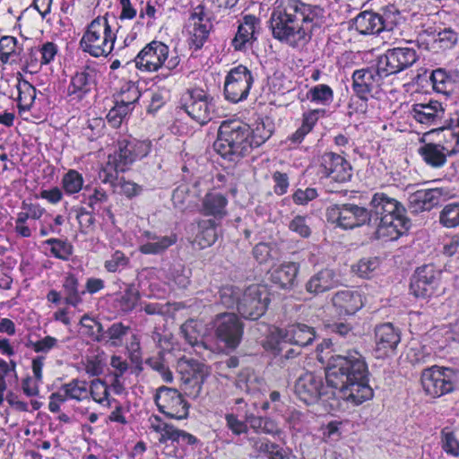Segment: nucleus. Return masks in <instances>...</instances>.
I'll list each match as a JSON object with an SVG mask.
<instances>
[{
  "label": "nucleus",
  "instance_id": "nucleus-1",
  "mask_svg": "<svg viewBox=\"0 0 459 459\" xmlns=\"http://www.w3.org/2000/svg\"><path fill=\"white\" fill-rule=\"evenodd\" d=\"M273 37L292 48L303 47L325 23L319 5L301 0H276L269 20Z\"/></svg>",
  "mask_w": 459,
  "mask_h": 459
},
{
  "label": "nucleus",
  "instance_id": "nucleus-2",
  "mask_svg": "<svg viewBox=\"0 0 459 459\" xmlns=\"http://www.w3.org/2000/svg\"><path fill=\"white\" fill-rule=\"evenodd\" d=\"M368 368L365 358L356 350L332 356L325 371V381L340 399L359 405L373 397L368 385Z\"/></svg>",
  "mask_w": 459,
  "mask_h": 459
},
{
  "label": "nucleus",
  "instance_id": "nucleus-3",
  "mask_svg": "<svg viewBox=\"0 0 459 459\" xmlns=\"http://www.w3.org/2000/svg\"><path fill=\"white\" fill-rule=\"evenodd\" d=\"M406 209L396 199L385 193H376L369 203L370 224L377 228L381 236L397 239L411 226L405 216Z\"/></svg>",
  "mask_w": 459,
  "mask_h": 459
},
{
  "label": "nucleus",
  "instance_id": "nucleus-4",
  "mask_svg": "<svg viewBox=\"0 0 459 459\" xmlns=\"http://www.w3.org/2000/svg\"><path fill=\"white\" fill-rule=\"evenodd\" d=\"M251 134L249 125L237 119L224 120L218 129L213 148L221 157L237 161L251 153Z\"/></svg>",
  "mask_w": 459,
  "mask_h": 459
},
{
  "label": "nucleus",
  "instance_id": "nucleus-5",
  "mask_svg": "<svg viewBox=\"0 0 459 459\" xmlns=\"http://www.w3.org/2000/svg\"><path fill=\"white\" fill-rule=\"evenodd\" d=\"M116 38L108 19L98 16L87 26L80 48L93 57H107L114 48Z\"/></svg>",
  "mask_w": 459,
  "mask_h": 459
},
{
  "label": "nucleus",
  "instance_id": "nucleus-6",
  "mask_svg": "<svg viewBox=\"0 0 459 459\" xmlns=\"http://www.w3.org/2000/svg\"><path fill=\"white\" fill-rule=\"evenodd\" d=\"M420 383L424 393L439 398L453 393L459 386V368L432 366L422 370Z\"/></svg>",
  "mask_w": 459,
  "mask_h": 459
},
{
  "label": "nucleus",
  "instance_id": "nucleus-7",
  "mask_svg": "<svg viewBox=\"0 0 459 459\" xmlns=\"http://www.w3.org/2000/svg\"><path fill=\"white\" fill-rule=\"evenodd\" d=\"M333 390L327 383L325 385L320 375L312 371L302 372L294 385L295 395L307 405L316 404L319 400H328L331 397L339 399L332 394Z\"/></svg>",
  "mask_w": 459,
  "mask_h": 459
},
{
  "label": "nucleus",
  "instance_id": "nucleus-8",
  "mask_svg": "<svg viewBox=\"0 0 459 459\" xmlns=\"http://www.w3.org/2000/svg\"><path fill=\"white\" fill-rule=\"evenodd\" d=\"M399 11L394 5L383 7L380 13L364 11L354 19L355 29L363 35L392 30L397 22Z\"/></svg>",
  "mask_w": 459,
  "mask_h": 459
},
{
  "label": "nucleus",
  "instance_id": "nucleus-9",
  "mask_svg": "<svg viewBox=\"0 0 459 459\" xmlns=\"http://www.w3.org/2000/svg\"><path fill=\"white\" fill-rule=\"evenodd\" d=\"M151 150L150 143L136 139H122L117 143V149L108 158V167L117 172H126L137 160L147 156Z\"/></svg>",
  "mask_w": 459,
  "mask_h": 459
},
{
  "label": "nucleus",
  "instance_id": "nucleus-10",
  "mask_svg": "<svg viewBox=\"0 0 459 459\" xmlns=\"http://www.w3.org/2000/svg\"><path fill=\"white\" fill-rule=\"evenodd\" d=\"M328 221L336 223L342 229H354L370 224L368 209L355 204H333L326 210Z\"/></svg>",
  "mask_w": 459,
  "mask_h": 459
},
{
  "label": "nucleus",
  "instance_id": "nucleus-11",
  "mask_svg": "<svg viewBox=\"0 0 459 459\" xmlns=\"http://www.w3.org/2000/svg\"><path fill=\"white\" fill-rule=\"evenodd\" d=\"M269 302V292L266 287L253 284L243 291L238 312L245 319L256 320L265 313Z\"/></svg>",
  "mask_w": 459,
  "mask_h": 459
},
{
  "label": "nucleus",
  "instance_id": "nucleus-12",
  "mask_svg": "<svg viewBox=\"0 0 459 459\" xmlns=\"http://www.w3.org/2000/svg\"><path fill=\"white\" fill-rule=\"evenodd\" d=\"M254 82L252 72L239 65L230 70L224 82L225 99L232 103L246 100Z\"/></svg>",
  "mask_w": 459,
  "mask_h": 459
},
{
  "label": "nucleus",
  "instance_id": "nucleus-13",
  "mask_svg": "<svg viewBox=\"0 0 459 459\" xmlns=\"http://www.w3.org/2000/svg\"><path fill=\"white\" fill-rule=\"evenodd\" d=\"M216 338L227 348L235 350L242 341L244 324L235 313L218 314L213 320Z\"/></svg>",
  "mask_w": 459,
  "mask_h": 459
},
{
  "label": "nucleus",
  "instance_id": "nucleus-14",
  "mask_svg": "<svg viewBox=\"0 0 459 459\" xmlns=\"http://www.w3.org/2000/svg\"><path fill=\"white\" fill-rule=\"evenodd\" d=\"M183 108L192 119L200 125L207 124L215 116L214 99L201 89H193L187 91Z\"/></svg>",
  "mask_w": 459,
  "mask_h": 459
},
{
  "label": "nucleus",
  "instance_id": "nucleus-15",
  "mask_svg": "<svg viewBox=\"0 0 459 459\" xmlns=\"http://www.w3.org/2000/svg\"><path fill=\"white\" fill-rule=\"evenodd\" d=\"M159 411L167 417L177 420L186 419L188 403L182 394L175 388L160 386L154 397Z\"/></svg>",
  "mask_w": 459,
  "mask_h": 459
},
{
  "label": "nucleus",
  "instance_id": "nucleus-16",
  "mask_svg": "<svg viewBox=\"0 0 459 459\" xmlns=\"http://www.w3.org/2000/svg\"><path fill=\"white\" fill-rule=\"evenodd\" d=\"M419 59L417 51L411 47L389 48L377 58L386 76L396 74L411 67Z\"/></svg>",
  "mask_w": 459,
  "mask_h": 459
},
{
  "label": "nucleus",
  "instance_id": "nucleus-17",
  "mask_svg": "<svg viewBox=\"0 0 459 459\" xmlns=\"http://www.w3.org/2000/svg\"><path fill=\"white\" fill-rule=\"evenodd\" d=\"M385 72L377 61L375 65L354 71L352 74V90L362 100L367 101L368 96L377 91L386 78Z\"/></svg>",
  "mask_w": 459,
  "mask_h": 459
},
{
  "label": "nucleus",
  "instance_id": "nucleus-18",
  "mask_svg": "<svg viewBox=\"0 0 459 459\" xmlns=\"http://www.w3.org/2000/svg\"><path fill=\"white\" fill-rule=\"evenodd\" d=\"M440 279L441 271L437 270L433 264L422 265L412 275L410 290L417 298H429L437 291Z\"/></svg>",
  "mask_w": 459,
  "mask_h": 459
},
{
  "label": "nucleus",
  "instance_id": "nucleus-19",
  "mask_svg": "<svg viewBox=\"0 0 459 459\" xmlns=\"http://www.w3.org/2000/svg\"><path fill=\"white\" fill-rule=\"evenodd\" d=\"M169 56V47L160 41H152L147 44L136 56L129 59H123L126 65L132 61L140 70L154 72L160 69Z\"/></svg>",
  "mask_w": 459,
  "mask_h": 459
},
{
  "label": "nucleus",
  "instance_id": "nucleus-20",
  "mask_svg": "<svg viewBox=\"0 0 459 459\" xmlns=\"http://www.w3.org/2000/svg\"><path fill=\"white\" fill-rule=\"evenodd\" d=\"M321 174L330 183H345L350 181L352 177V168L340 154L326 152L322 156Z\"/></svg>",
  "mask_w": 459,
  "mask_h": 459
},
{
  "label": "nucleus",
  "instance_id": "nucleus-21",
  "mask_svg": "<svg viewBox=\"0 0 459 459\" xmlns=\"http://www.w3.org/2000/svg\"><path fill=\"white\" fill-rule=\"evenodd\" d=\"M189 20L193 25L189 46L196 51L201 49L208 39L212 28L211 14L204 5L199 4L193 10Z\"/></svg>",
  "mask_w": 459,
  "mask_h": 459
},
{
  "label": "nucleus",
  "instance_id": "nucleus-22",
  "mask_svg": "<svg viewBox=\"0 0 459 459\" xmlns=\"http://www.w3.org/2000/svg\"><path fill=\"white\" fill-rule=\"evenodd\" d=\"M98 70L90 65H85L77 71L71 78L68 86V93L70 96H74L75 99L81 100L87 93L96 89Z\"/></svg>",
  "mask_w": 459,
  "mask_h": 459
},
{
  "label": "nucleus",
  "instance_id": "nucleus-23",
  "mask_svg": "<svg viewBox=\"0 0 459 459\" xmlns=\"http://www.w3.org/2000/svg\"><path fill=\"white\" fill-rule=\"evenodd\" d=\"M442 195L440 188L419 189L409 195L408 209L411 213L430 211L440 203Z\"/></svg>",
  "mask_w": 459,
  "mask_h": 459
},
{
  "label": "nucleus",
  "instance_id": "nucleus-24",
  "mask_svg": "<svg viewBox=\"0 0 459 459\" xmlns=\"http://www.w3.org/2000/svg\"><path fill=\"white\" fill-rule=\"evenodd\" d=\"M401 341L400 333L391 323L380 325L375 330L376 351L378 357L393 353Z\"/></svg>",
  "mask_w": 459,
  "mask_h": 459
},
{
  "label": "nucleus",
  "instance_id": "nucleus-25",
  "mask_svg": "<svg viewBox=\"0 0 459 459\" xmlns=\"http://www.w3.org/2000/svg\"><path fill=\"white\" fill-rule=\"evenodd\" d=\"M445 112L443 104L433 100L426 103H416L411 109L413 118L428 126H438L444 118Z\"/></svg>",
  "mask_w": 459,
  "mask_h": 459
},
{
  "label": "nucleus",
  "instance_id": "nucleus-26",
  "mask_svg": "<svg viewBox=\"0 0 459 459\" xmlns=\"http://www.w3.org/2000/svg\"><path fill=\"white\" fill-rule=\"evenodd\" d=\"M341 284L337 273L329 268H325L313 274L306 282L305 290L307 293L317 296Z\"/></svg>",
  "mask_w": 459,
  "mask_h": 459
},
{
  "label": "nucleus",
  "instance_id": "nucleus-27",
  "mask_svg": "<svg viewBox=\"0 0 459 459\" xmlns=\"http://www.w3.org/2000/svg\"><path fill=\"white\" fill-rule=\"evenodd\" d=\"M260 19L255 15H245L238 25L235 38L232 39L233 48L236 50H244L247 44H252L255 41L260 31Z\"/></svg>",
  "mask_w": 459,
  "mask_h": 459
},
{
  "label": "nucleus",
  "instance_id": "nucleus-28",
  "mask_svg": "<svg viewBox=\"0 0 459 459\" xmlns=\"http://www.w3.org/2000/svg\"><path fill=\"white\" fill-rule=\"evenodd\" d=\"M332 303L339 315H354L363 307L362 297L357 290H344L337 291L332 298Z\"/></svg>",
  "mask_w": 459,
  "mask_h": 459
},
{
  "label": "nucleus",
  "instance_id": "nucleus-29",
  "mask_svg": "<svg viewBox=\"0 0 459 459\" xmlns=\"http://www.w3.org/2000/svg\"><path fill=\"white\" fill-rule=\"evenodd\" d=\"M299 266L294 262L281 264L270 271L271 281L282 290H290L295 285Z\"/></svg>",
  "mask_w": 459,
  "mask_h": 459
},
{
  "label": "nucleus",
  "instance_id": "nucleus-30",
  "mask_svg": "<svg viewBox=\"0 0 459 459\" xmlns=\"http://www.w3.org/2000/svg\"><path fill=\"white\" fill-rule=\"evenodd\" d=\"M418 152L423 160L435 169L443 167L446 162L447 155L456 152L455 150L448 151L444 145L434 143H424Z\"/></svg>",
  "mask_w": 459,
  "mask_h": 459
},
{
  "label": "nucleus",
  "instance_id": "nucleus-31",
  "mask_svg": "<svg viewBox=\"0 0 459 459\" xmlns=\"http://www.w3.org/2000/svg\"><path fill=\"white\" fill-rule=\"evenodd\" d=\"M227 198L221 193H208L202 200L200 212L204 216H212L215 221L227 215Z\"/></svg>",
  "mask_w": 459,
  "mask_h": 459
},
{
  "label": "nucleus",
  "instance_id": "nucleus-32",
  "mask_svg": "<svg viewBox=\"0 0 459 459\" xmlns=\"http://www.w3.org/2000/svg\"><path fill=\"white\" fill-rule=\"evenodd\" d=\"M281 338L284 342L306 347L314 342L316 333L314 328L307 325L298 324L288 326Z\"/></svg>",
  "mask_w": 459,
  "mask_h": 459
},
{
  "label": "nucleus",
  "instance_id": "nucleus-33",
  "mask_svg": "<svg viewBox=\"0 0 459 459\" xmlns=\"http://www.w3.org/2000/svg\"><path fill=\"white\" fill-rule=\"evenodd\" d=\"M145 236L148 238V242L139 247V251L144 255L162 254L178 240L175 234H170L169 236H158L147 231L145 232Z\"/></svg>",
  "mask_w": 459,
  "mask_h": 459
},
{
  "label": "nucleus",
  "instance_id": "nucleus-34",
  "mask_svg": "<svg viewBox=\"0 0 459 459\" xmlns=\"http://www.w3.org/2000/svg\"><path fill=\"white\" fill-rule=\"evenodd\" d=\"M131 332V327L122 322H115L110 325L106 330H103L100 338H97L98 342H103L108 347L117 348L125 343L126 337Z\"/></svg>",
  "mask_w": 459,
  "mask_h": 459
},
{
  "label": "nucleus",
  "instance_id": "nucleus-35",
  "mask_svg": "<svg viewBox=\"0 0 459 459\" xmlns=\"http://www.w3.org/2000/svg\"><path fill=\"white\" fill-rule=\"evenodd\" d=\"M62 291L65 303L74 307L82 302V296L85 290L81 289L79 279L74 273H67L62 281Z\"/></svg>",
  "mask_w": 459,
  "mask_h": 459
},
{
  "label": "nucleus",
  "instance_id": "nucleus-36",
  "mask_svg": "<svg viewBox=\"0 0 459 459\" xmlns=\"http://www.w3.org/2000/svg\"><path fill=\"white\" fill-rule=\"evenodd\" d=\"M217 226L218 223L212 219H204L198 221V232L195 242L198 245L199 248L204 249L215 243L218 238Z\"/></svg>",
  "mask_w": 459,
  "mask_h": 459
},
{
  "label": "nucleus",
  "instance_id": "nucleus-37",
  "mask_svg": "<svg viewBox=\"0 0 459 459\" xmlns=\"http://www.w3.org/2000/svg\"><path fill=\"white\" fill-rule=\"evenodd\" d=\"M186 365V375L182 377L185 385H190L199 393L205 376V365L195 359L185 360L181 366Z\"/></svg>",
  "mask_w": 459,
  "mask_h": 459
},
{
  "label": "nucleus",
  "instance_id": "nucleus-38",
  "mask_svg": "<svg viewBox=\"0 0 459 459\" xmlns=\"http://www.w3.org/2000/svg\"><path fill=\"white\" fill-rule=\"evenodd\" d=\"M21 51L18 50L17 39L12 36H3L0 39V61L3 64H15Z\"/></svg>",
  "mask_w": 459,
  "mask_h": 459
},
{
  "label": "nucleus",
  "instance_id": "nucleus-39",
  "mask_svg": "<svg viewBox=\"0 0 459 459\" xmlns=\"http://www.w3.org/2000/svg\"><path fill=\"white\" fill-rule=\"evenodd\" d=\"M243 291L236 286H223L219 291L220 303L226 308H236L238 310V303L242 298Z\"/></svg>",
  "mask_w": 459,
  "mask_h": 459
},
{
  "label": "nucleus",
  "instance_id": "nucleus-40",
  "mask_svg": "<svg viewBox=\"0 0 459 459\" xmlns=\"http://www.w3.org/2000/svg\"><path fill=\"white\" fill-rule=\"evenodd\" d=\"M458 42V33L451 28H445L437 31L433 48L441 50L451 49Z\"/></svg>",
  "mask_w": 459,
  "mask_h": 459
},
{
  "label": "nucleus",
  "instance_id": "nucleus-41",
  "mask_svg": "<svg viewBox=\"0 0 459 459\" xmlns=\"http://www.w3.org/2000/svg\"><path fill=\"white\" fill-rule=\"evenodd\" d=\"M439 222L446 228L459 226V203H451L444 206L439 213Z\"/></svg>",
  "mask_w": 459,
  "mask_h": 459
},
{
  "label": "nucleus",
  "instance_id": "nucleus-42",
  "mask_svg": "<svg viewBox=\"0 0 459 459\" xmlns=\"http://www.w3.org/2000/svg\"><path fill=\"white\" fill-rule=\"evenodd\" d=\"M19 91L18 106L21 109L28 110L36 98V89L27 81L20 82L17 85Z\"/></svg>",
  "mask_w": 459,
  "mask_h": 459
},
{
  "label": "nucleus",
  "instance_id": "nucleus-43",
  "mask_svg": "<svg viewBox=\"0 0 459 459\" xmlns=\"http://www.w3.org/2000/svg\"><path fill=\"white\" fill-rule=\"evenodd\" d=\"M307 99L312 102L322 105H329L333 100V91L326 84H318L307 91Z\"/></svg>",
  "mask_w": 459,
  "mask_h": 459
},
{
  "label": "nucleus",
  "instance_id": "nucleus-44",
  "mask_svg": "<svg viewBox=\"0 0 459 459\" xmlns=\"http://www.w3.org/2000/svg\"><path fill=\"white\" fill-rule=\"evenodd\" d=\"M45 244L50 246V252L56 258L63 261L69 260L73 254L74 247L67 241L59 238H49L45 241Z\"/></svg>",
  "mask_w": 459,
  "mask_h": 459
},
{
  "label": "nucleus",
  "instance_id": "nucleus-45",
  "mask_svg": "<svg viewBox=\"0 0 459 459\" xmlns=\"http://www.w3.org/2000/svg\"><path fill=\"white\" fill-rule=\"evenodd\" d=\"M61 391L65 392L69 399L77 401H82L88 395L87 383L79 379H73L62 385Z\"/></svg>",
  "mask_w": 459,
  "mask_h": 459
},
{
  "label": "nucleus",
  "instance_id": "nucleus-46",
  "mask_svg": "<svg viewBox=\"0 0 459 459\" xmlns=\"http://www.w3.org/2000/svg\"><path fill=\"white\" fill-rule=\"evenodd\" d=\"M140 299V292L134 283L128 284L119 299V306L122 311L130 312L135 308Z\"/></svg>",
  "mask_w": 459,
  "mask_h": 459
},
{
  "label": "nucleus",
  "instance_id": "nucleus-47",
  "mask_svg": "<svg viewBox=\"0 0 459 459\" xmlns=\"http://www.w3.org/2000/svg\"><path fill=\"white\" fill-rule=\"evenodd\" d=\"M430 81L435 91L447 94L448 87L451 84V76L443 68L433 70L430 75Z\"/></svg>",
  "mask_w": 459,
  "mask_h": 459
},
{
  "label": "nucleus",
  "instance_id": "nucleus-48",
  "mask_svg": "<svg viewBox=\"0 0 459 459\" xmlns=\"http://www.w3.org/2000/svg\"><path fill=\"white\" fill-rule=\"evenodd\" d=\"M82 176L76 170L71 169L63 177L62 186L67 194L78 193L82 188Z\"/></svg>",
  "mask_w": 459,
  "mask_h": 459
},
{
  "label": "nucleus",
  "instance_id": "nucleus-49",
  "mask_svg": "<svg viewBox=\"0 0 459 459\" xmlns=\"http://www.w3.org/2000/svg\"><path fill=\"white\" fill-rule=\"evenodd\" d=\"M131 111V107L122 105L118 100H116L115 106L107 115V120L112 127L117 128Z\"/></svg>",
  "mask_w": 459,
  "mask_h": 459
},
{
  "label": "nucleus",
  "instance_id": "nucleus-50",
  "mask_svg": "<svg viewBox=\"0 0 459 459\" xmlns=\"http://www.w3.org/2000/svg\"><path fill=\"white\" fill-rule=\"evenodd\" d=\"M308 216L295 215L288 224V228L290 231L296 233L303 238H307L311 235V228L309 226Z\"/></svg>",
  "mask_w": 459,
  "mask_h": 459
},
{
  "label": "nucleus",
  "instance_id": "nucleus-51",
  "mask_svg": "<svg viewBox=\"0 0 459 459\" xmlns=\"http://www.w3.org/2000/svg\"><path fill=\"white\" fill-rule=\"evenodd\" d=\"M251 132L249 141L252 143V151L264 143L273 134L272 130L266 127L264 122L256 123Z\"/></svg>",
  "mask_w": 459,
  "mask_h": 459
},
{
  "label": "nucleus",
  "instance_id": "nucleus-52",
  "mask_svg": "<svg viewBox=\"0 0 459 459\" xmlns=\"http://www.w3.org/2000/svg\"><path fill=\"white\" fill-rule=\"evenodd\" d=\"M378 266L379 261L377 257H368L360 259L352 266V270L359 277L369 278Z\"/></svg>",
  "mask_w": 459,
  "mask_h": 459
},
{
  "label": "nucleus",
  "instance_id": "nucleus-53",
  "mask_svg": "<svg viewBox=\"0 0 459 459\" xmlns=\"http://www.w3.org/2000/svg\"><path fill=\"white\" fill-rule=\"evenodd\" d=\"M39 54V48H30L28 52L23 56H19L18 62L22 64V69L25 73H35L39 67V59L38 55Z\"/></svg>",
  "mask_w": 459,
  "mask_h": 459
},
{
  "label": "nucleus",
  "instance_id": "nucleus-54",
  "mask_svg": "<svg viewBox=\"0 0 459 459\" xmlns=\"http://www.w3.org/2000/svg\"><path fill=\"white\" fill-rule=\"evenodd\" d=\"M90 394L92 399L100 403L104 404L105 402L108 404V390L107 385L100 379H94L91 383Z\"/></svg>",
  "mask_w": 459,
  "mask_h": 459
},
{
  "label": "nucleus",
  "instance_id": "nucleus-55",
  "mask_svg": "<svg viewBox=\"0 0 459 459\" xmlns=\"http://www.w3.org/2000/svg\"><path fill=\"white\" fill-rule=\"evenodd\" d=\"M190 190L187 185L178 186L172 193L171 200L174 206L181 211L186 208Z\"/></svg>",
  "mask_w": 459,
  "mask_h": 459
},
{
  "label": "nucleus",
  "instance_id": "nucleus-56",
  "mask_svg": "<svg viewBox=\"0 0 459 459\" xmlns=\"http://www.w3.org/2000/svg\"><path fill=\"white\" fill-rule=\"evenodd\" d=\"M82 327L88 329V335L91 337L93 341L97 342V338L103 333V325L100 322L90 317L88 315H84L80 321Z\"/></svg>",
  "mask_w": 459,
  "mask_h": 459
},
{
  "label": "nucleus",
  "instance_id": "nucleus-57",
  "mask_svg": "<svg viewBox=\"0 0 459 459\" xmlns=\"http://www.w3.org/2000/svg\"><path fill=\"white\" fill-rule=\"evenodd\" d=\"M226 426L236 436L246 434L248 431L247 424L245 421L238 420L237 415L233 413H227L225 415Z\"/></svg>",
  "mask_w": 459,
  "mask_h": 459
},
{
  "label": "nucleus",
  "instance_id": "nucleus-58",
  "mask_svg": "<svg viewBox=\"0 0 459 459\" xmlns=\"http://www.w3.org/2000/svg\"><path fill=\"white\" fill-rule=\"evenodd\" d=\"M145 363L151 368L159 372L164 381H166L168 383L172 382V380H173L172 372L163 363V361L160 358H150V359H146Z\"/></svg>",
  "mask_w": 459,
  "mask_h": 459
},
{
  "label": "nucleus",
  "instance_id": "nucleus-59",
  "mask_svg": "<svg viewBox=\"0 0 459 459\" xmlns=\"http://www.w3.org/2000/svg\"><path fill=\"white\" fill-rule=\"evenodd\" d=\"M141 96L140 91L137 87L134 85H128L126 90L122 91L120 96L117 100L120 102L122 105H126L131 107V110H133L134 104L139 100Z\"/></svg>",
  "mask_w": 459,
  "mask_h": 459
},
{
  "label": "nucleus",
  "instance_id": "nucleus-60",
  "mask_svg": "<svg viewBox=\"0 0 459 459\" xmlns=\"http://www.w3.org/2000/svg\"><path fill=\"white\" fill-rule=\"evenodd\" d=\"M442 448L449 455H459V442L452 432H442Z\"/></svg>",
  "mask_w": 459,
  "mask_h": 459
},
{
  "label": "nucleus",
  "instance_id": "nucleus-61",
  "mask_svg": "<svg viewBox=\"0 0 459 459\" xmlns=\"http://www.w3.org/2000/svg\"><path fill=\"white\" fill-rule=\"evenodd\" d=\"M129 262V259L121 251H116L110 259L105 262V268L108 272L115 273L120 267H125Z\"/></svg>",
  "mask_w": 459,
  "mask_h": 459
},
{
  "label": "nucleus",
  "instance_id": "nucleus-62",
  "mask_svg": "<svg viewBox=\"0 0 459 459\" xmlns=\"http://www.w3.org/2000/svg\"><path fill=\"white\" fill-rule=\"evenodd\" d=\"M30 219L28 212H20L15 220V232L22 238H30L31 236V230L27 225L28 220Z\"/></svg>",
  "mask_w": 459,
  "mask_h": 459
},
{
  "label": "nucleus",
  "instance_id": "nucleus-63",
  "mask_svg": "<svg viewBox=\"0 0 459 459\" xmlns=\"http://www.w3.org/2000/svg\"><path fill=\"white\" fill-rule=\"evenodd\" d=\"M40 54L39 66L48 65L55 58L57 53V47L53 42H46L39 48Z\"/></svg>",
  "mask_w": 459,
  "mask_h": 459
},
{
  "label": "nucleus",
  "instance_id": "nucleus-64",
  "mask_svg": "<svg viewBox=\"0 0 459 459\" xmlns=\"http://www.w3.org/2000/svg\"><path fill=\"white\" fill-rule=\"evenodd\" d=\"M331 331L340 337L347 339L349 342H352L357 338L352 331V327L345 323H334L330 325Z\"/></svg>",
  "mask_w": 459,
  "mask_h": 459
}]
</instances>
